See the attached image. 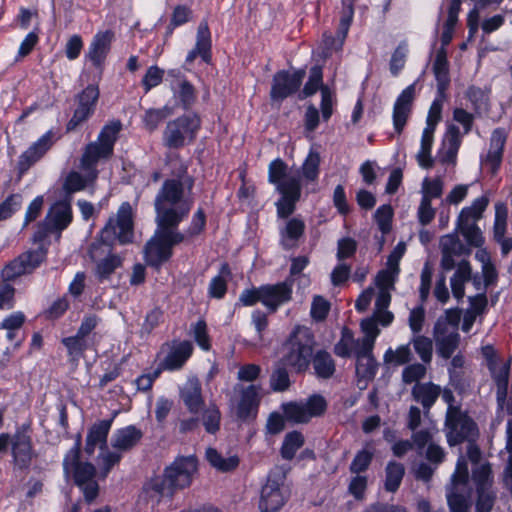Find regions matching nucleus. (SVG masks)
<instances>
[{"label": "nucleus", "instance_id": "1", "mask_svg": "<svg viewBox=\"0 0 512 512\" xmlns=\"http://www.w3.org/2000/svg\"><path fill=\"white\" fill-rule=\"evenodd\" d=\"M445 426L450 446L468 441L467 458L472 465L470 476L467 460L464 457L458 460L451 486L447 491L449 509L451 512H468L471 507L472 491L475 490V509L480 512V448L475 442L478 435L477 424L466 412L450 404L446 412Z\"/></svg>", "mask_w": 512, "mask_h": 512}, {"label": "nucleus", "instance_id": "2", "mask_svg": "<svg viewBox=\"0 0 512 512\" xmlns=\"http://www.w3.org/2000/svg\"><path fill=\"white\" fill-rule=\"evenodd\" d=\"M133 238V213L128 202L122 203L116 218H110L101 230L100 240L93 242L88 250L91 260L96 262L95 276L99 281L110 278L115 270L122 266L123 258L117 254H111V247L118 241L127 244Z\"/></svg>", "mask_w": 512, "mask_h": 512}, {"label": "nucleus", "instance_id": "3", "mask_svg": "<svg viewBox=\"0 0 512 512\" xmlns=\"http://www.w3.org/2000/svg\"><path fill=\"white\" fill-rule=\"evenodd\" d=\"M197 472L198 460L195 456L177 457L161 476L145 483L143 491L149 498L159 502L161 498L172 497L177 490L189 487Z\"/></svg>", "mask_w": 512, "mask_h": 512}, {"label": "nucleus", "instance_id": "4", "mask_svg": "<svg viewBox=\"0 0 512 512\" xmlns=\"http://www.w3.org/2000/svg\"><path fill=\"white\" fill-rule=\"evenodd\" d=\"M191 191L193 180L185 179L183 182L176 179L166 180L159 190L154 206L156 211V223L162 225H176L188 215L193 200L185 196L184 187Z\"/></svg>", "mask_w": 512, "mask_h": 512}, {"label": "nucleus", "instance_id": "5", "mask_svg": "<svg viewBox=\"0 0 512 512\" xmlns=\"http://www.w3.org/2000/svg\"><path fill=\"white\" fill-rule=\"evenodd\" d=\"M81 436L78 435L76 443L66 454L63 460V469L68 474L73 471L74 481L81 489L88 504L94 502L99 494V485L95 480L96 469L89 462H81L80 458Z\"/></svg>", "mask_w": 512, "mask_h": 512}, {"label": "nucleus", "instance_id": "6", "mask_svg": "<svg viewBox=\"0 0 512 512\" xmlns=\"http://www.w3.org/2000/svg\"><path fill=\"white\" fill-rule=\"evenodd\" d=\"M314 347V337L306 327H296L283 345L282 361L301 373L309 368Z\"/></svg>", "mask_w": 512, "mask_h": 512}, {"label": "nucleus", "instance_id": "7", "mask_svg": "<svg viewBox=\"0 0 512 512\" xmlns=\"http://www.w3.org/2000/svg\"><path fill=\"white\" fill-rule=\"evenodd\" d=\"M157 224L155 236L145 246V259L148 265L158 268L172 256L173 246L183 242L185 235L176 225Z\"/></svg>", "mask_w": 512, "mask_h": 512}, {"label": "nucleus", "instance_id": "8", "mask_svg": "<svg viewBox=\"0 0 512 512\" xmlns=\"http://www.w3.org/2000/svg\"><path fill=\"white\" fill-rule=\"evenodd\" d=\"M482 357L485 358L491 378L496 386V399L499 409L512 414V393H508V381L511 358L501 360L490 345L482 347Z\"/></svg>", "mask_w": 512, "mask_h": 512}, {"label": "nucleus", "instance_id": "9", "mask_svg": "<svg viewBox=\"0 0 512 512\" xmlns=\"http://www.w3.org/2000/svg\"><path fill=\"white\" fill-rule=\"evenodd\" d=\"M121 129L122 124L119 120L111 121L105 125L97 141L86 146L82 155V166L90 167L91 165H96L102 158H109L113 153L114 143Z\"/></svg>", "mask_w": 512, "mask_h": 512}, {"label": "nucleus", "instance_id": "10", "mask_svg": "<svg viewBox=\"0 0 512 512\" xmlns=\"http://www.w3.org/2000/svg\"><path fill=\"white\" fill-rule=\"evenodd\" d=\"M286 473L282 468H275L262 487L259 509L261 512H276L285 504L288 494L283 488Z\"/></svg>", "mask_w": 512, "mask_h": 512}, {"label": "nucleus", "instance_id": "11", "mask_svg": "<svg viewBox=\"0 0 512 512\" xmlns=\"http://www.w3.org/2000/svg\"><path fill=\"white\" fill-rule=\"evenodd\" d=\"M200 127V120L197 116H181L167 123L163 134V141L169 148H180L185 145L188 138L193 140L195 133Z\"/></svg>", "mask_w": 512, "mask_h": 512}, {"label": "nucleus", "instance_id": "12", "mask_svg": "<svg viewBox=\"0 0 512 512\" xmlns=\"http://www.w3.org/2000/svg\"><path fill=\"white\" fill-rule=\"evenodd\" d=\"M45 259L46 250L43 247L25 251L5 265L1 271V277L4 280H15L31 274Z\"/></svg>", "mask_w": 512, "mask_h": 512}, {"label": "nucleus", "instance_id": "13", "mask_svg": "<svg viewBox=\"0 0 512 512\" xmlns=\"http://www.w3.org/2000/svg\"><path fill=\"white\" fill-rule=\"evenodd\" d=\"M326 401L320 395H312L305 402L283 404L286 420L294 423H307L311 418L322 415L326 410Z\"/></svg>", "mask_w": 512, "mask_h": 512}, {"label": "nucleus", "instance_id": "14", "mask_svg": "<svg viewBox=\"0 0 512 512\" xmlns=\"http://www.w3.org/2000/svg\"><path fill=\"white\" fill-rule=\"evenodd\" d=\"M480 198L475 199L470 206L464 207L457 219V228L469 245H480Z\"/></svg>", "mask_w": 512, "mask_h": 512}, {"label": "nucleus", "instance_id": "15", "mask_svg": "<svg viewBox=\"0 0 512 512\" xmlns=\"http://www.w3.org/2000/svg\"><path fill=\"white\" fill-rule=\"evenodd\" d=\"M11 450L15 467L21 470L28 469L37 456L28 427L22 426L12 436Z\"/></svg>", "mask_w": 512, "mask_h": 512}, {"label": "nucleus", "instance_id": "16", "mask_svg": "<svg viewBox=\"0 0 512 512\" xmlns=\"http://www.w3.org/2000/svg\"><path fill=\"white\" fill-rule=\"evenodd\" d=\"M305 74V70L303 69L297 70L293 73L285 70L275 73L270 91L271 99L273 101L281 102L288 96L295 93L299 89Z\"/></svg>", "mask_w": 512, "mask_h": 512}, {"label": "nucleus", "instance_id": "17", "mask_svg": "<svg viewBox=\"0 0 512 512\" xmlns=\"http://www.w3.org/2000/svg\"><path fill=\"white\" fill-rule=\"evenodd\" d=\"M162 352L165 356L160 361L158 368L163 370L175 371L183 367L193 352V345L189 341L174 340L162 346Z\"/></svg>", "mask_w": 512, "mask_h": 512}, {"label": "nucleus", "instance_id": "18", "mask_svg": "<svg viewBox=\"0 0 512 512\" xmlns=\"http://www.w3.org/2000/svg\"><path fill=\"white\" fill-rule=\"evenodd\" d=\"M433 336L437 353L441 357L449 359L459 346L460 336L457 329L443 321H437Z\"/></svg>", "mask_w": 512, "mask_h": 512}, {"label": "nucleus", "instance_id": "19", "mask_svg": "<svg viewBox=\"0 0 512 512\" xmlns=\"http://www.w3.org/2000/svg\"><path fill=\"white\" fill-rule=\"evenodd\" d=\"M293 280L287 278L284 282L261 286V303L271 312L287 303L292 298Z\"/></svg>", "mask_w": 512, "mask_h": 512}, {"label": "nucleus", "instance_id": "20", "mask_svg": "<svg viewBox=\"0 0 512 512\" xmlns=\"http://www.w3.org/2000/svg\"><path fill=\"white\" fill-rule=\"evenodd\" d=\"M72 221V209L69 200L59 201L52 205L41 224L44 228L43 234L49 232H60Z\"/></svg>", "mask_w": 512, "mask_h": 512}, {"label": "nucleus", "instance_id": "21", "mask_svg": "<svg viewBox=\"0 0 512 512\" xmlns=\"http://www.w3.org/2000/svg\"><path fill=\"white\" fill-rule=\"evenodd\" d=\"M506 138L507 134L505 130L501 128L495 129L491 135L488 153L484 161V165L491 176H495L497 174L501 165Z\"/></svg>", "mask_w": 512, "mask_h": 512}, {"label": "nucleus", "instance_id": "22", "mask_svg": "<svg viewBox=\"0 0 512 512\" xmlns=\"http://www.w3.org/2000/svg\"><path fill=\"white\" fill-rule=\"evenodd\" d=\"M415 98V84L409 85L398 96L393 108V125L398 133H401L411 113Z\"/></svg>", "mask_w": 512, "mask_h": 512}, {"label": "nucleus", "instance_id": "23", "mask_svg": "<svg viewBox=\"0 0 512 512\" xmlns=\"http://www.w3.org/2000/svg\"><path fill=\"white\" fill-rule=\"evenodd\" d=\"M197 56L209 63L211 60V35L207 21H202L197 29L195 47L188 53L186 63L191 64Z\"/></svg>", "mask_w": 512, "mask_h": 512}, {"label": "nucleus", "instance_id": "24", "mask_svg": "<svg viewBox=\"0 0 512 512\" xmlns=\"http://www.w3.org/2000/svg\"><path fill=\"white\" fill-rule=\"evenodd\" d=\"M234 389L240 394V400L237 406V415L241 419H247L253 414L258 406L260 388L256 385H249L247 387L236 385Z\"/></svg>", "mask_w": 512, "mask_h": 512}, {"label": "nucleus", "instance_id": "25", "mask_svg": "<svg viewBox=\"0 0 512 512\" xmlns=\"http://www.w3.org/2000/svg\"><path fill=\"white\" fill-rule=\"evenodd\" d=\"M282 198L276 203L277 214L280 218H287L295 210V204L301 196V184L295 182L281 185L280 191Z\"/></svg>", "mask_w": 512, "mask_h": 512}, {"label": "nucleus", "instance_id": "26", "mask_svg": "<svg viewBox=\"0 0 512 512\" xmlns=\"http://www.w3.org/2000/svg\"><path fill=\"white\" fill-rule=\"evenodd\" d=\"M111 427V420H102L92 425L87 433L84 452L91 456L98 447L101 450L107 445V437Z\"/></svg>", "mask_w": 512, "mask_h": 512}, {"label": "nucleus", "instance_id": "27", "mask_svg": "<svg viewBox=\"0 0 512 512\" xmlns=\"http://www.w3.org/2000/svg\"><path fill=\"white\" fill-rule=\"evenodd\" d=\"M113 38L114 33L110 30L99 32L94 36L87 57L96 67L101 66L104 62Z\"/></svg>", "mask_w": 512, "mask_h": 512}, {"label": "nucleus", "instance_id": "28", "mask_svg": "<svg viewBox=\"0 0 512 512\" xmlns=\"http://www.w3.org/2000/svg\"><path fill=\"white\" fill-rule=\"evenodd\" d=\"M507 206L499 202L495 205V220H494V238L500 244L501 251L504 255L512 250V238H505L507 228Z\"/></svg>", "mask_w": 512, "mask_h": 512}, {"label": "nucleus", "instance_id": "29", "mask_svg": "<svg viewBox=\"0 0 512 512\" xmlns=\"http://www.w3.org/2000/svg\"><path fill=\"white\" fill-rule=\"evenodd\" d=\"M96 165L90 167H83L82 160L80 161V167L85 171V175L82 176L79 172L71 171L64 182L63 188L67 194H72L81 190H84L89 184L93 183L97 176L98 171L95 168Z\"/></svg>", "mask_w": 512, "mask_h": 512}, {"label": "nucleus", "instance_id": "30", "mask_svg": "<svg viewBox=\"0 0 512 512\" xmlns=\"http://www.w3.org/2000/svg\"><path fill=\"white\" fill-rule=\"evenodd\" d=\"M51 133L43 135L37 142L29 147L19 158V169L24 172L38 161L51 147Z\"/></svg>", "mask_w": 512, "mask_h": 512}, {"label": "nucleus", "instance_id": "31", "mask_svg": "<svg viewBox=\"0 0 512 512\" xmlns=\"http://www.w3.org/2000/svg\"><path fill=\"white\" fill-rule=\"evenodd\" d=\"M181 399L191 413H198L204 404L201 385L197 378H190L180 392Z\"/></svg>", "mask_w": 512, "mask_h": 512}, {"label": "nucleus", "instance_id": "32", "mask_svg": "<svg viewBox=\"0 0 512 512\" xmlns=\"http://www.w3.org/2000/svg\"><path fill=\"white\" fill-rule=\"evenodd\" d=\"M411 394L413 399L421 403L426 413H428L440 396L441 388L431 382L417 383L412 388Z\"/></svg>", "mask_w": 512, "mask_h": 512}, {"label": "nucleus", "instance_id": "33", "mask_svg": "<svg viewBox=\"0 0 512 512\" xmlns=\"http://www.w3.org/2000/svg\"><path fill=\"white\" fill-rule=\"evenodd\" d=\"M268 181L276 185L277 191H280L281 185H287V183L292 181L296 184H300L299 176L289 174L288 166L280 158L275 159L270 163L268 168Z\"/></svg>", "mask_w": 512, "mask_h": 512}, {"label": "nucleus", "instance_id": "34", "mask_svg": "<svg viewBox=\"0 0 512 512\" xmlns=\"http://www.w3.org/2000/svg\"><path fill=\"white\" fill-rule=\"evenodd\" d=\"M460 142L458 127L455 125L449 126L443 139V151L440 152V161L443 164H455Z\"/></svg>", "mask_w": 512, "mask_h": 512}, {"label": "nucleus", "instance_id": "35", "mask_svg": "<svg viewBox=\"0 0 512 512\" xmlns=\"http://www.w3.org/2000/svg\"><path fill=\"white\" fill-rule=\"evenodd\" d=\"M305 224L301 219L292 218L288 220L285 226L280 230L281 245L289 250L297 246L298 240L303 236Z\"/></svg>", "mask_w": 512, "mask_h": 512}, {"label": "nucleus", "instance_id": "36", "mask_svg": "<svg viewBox=\"0 0 512 512\" xmlns=\"http://www.w3.org/2000/svg\"><path fill=\"white\" fill-rule=\"evenodd\" d=\"M433 72L437 80V90L439 96L443 98L444 92L450 82L446 49L440 48L437 51L433 63Z\"/></svg>", "mask_w": 512, "mask_h": 512}, {"label": "nucleus", "instance_id": "37", "mask_svg": "<svg viewBox=\"0 0 512 512\" xmlns=\"http://www.w3.org/2000/svg\"><path fill=\"white\" fill-rule=\"evenodd\" d=\"M143 434L135 426L118 430L112 438V447L121 451L132 449L141 440Z\"/></svg>", "mask_w": 512, "mask_h": 512}, {"label": "nucleus", "instance_id": "38", "mask_svg": "<svg viewBox=\"0 0 512 512\" xmlns=\"http://www.w3.org/2000/svg\"><path fill=\"white\" fill-rule=\"evenodd\" d=\"M205 456L209 464L222 473L231 472L239 465L238 456L232 455L225 457L212 447L206 449Z\"/></svg>", "mask_w": 512, "mask_h": 512}, {"label": "nucleus", "instance_id": "39", "mask_svg": "<svg viewBox=\"0 0 512 512\" xmlns=\"http://www.w3.org/2000/svg\"><path fill=\"white\" fill-rule=\"evenodd\" d=\"M482 512H490L496 499V491L491 489L492 470L488 463H482Z\"/></svg>", "mask_w": 512, "mask_h": 512}, {"label": "nucleus", "instance_id": "40", "mask_svg": "<svg viewBox=\"0 0 512 512\" xmlns=\"http://www.w3.org/2000/svg\"><path fill=\"white\" fill-rule=\"evenodd\" d=\"M405 475V467L402 463L390 461L385 468L384 488L388 492H396Z\"/></svg>", "mask_w": 512, "mask_h": 512}, {"label": "nucleus", "instance_id": "41", "mask_svg": "<svg viewBox=\"0 0 512 512\" xmlns=\"http://www.w3.org/2000/svg\"><path fill=\"white\" fill-rule=\"evenodd\" d=\"M377 368L378 364L373 354L359 356L356 362V375L358 377V385L364 383L363 387H366L367 381L374 378Z\"/></svg>", "mask_w": 512, "mask_h": 512}, {"label": "nucleus", "instance_id": "42", "mask_svg": "<svg viewBox=\"0 0 512 512\" xmlns=\"http://www.w3.org/2000/svg\"><path fill=\"white\" fill-rule=\"evenodd\" d=\"M313 368L319 378L328 379L335 372V363L328 352L320 350L313 358Z\"/></svg>", "mask_w": 512, "mask_h": 512}, {"label": "nucleus", "instance_id": "43", "mask_svg": "<svg viewBox=\"0 0 512 512\" xmlns=\"http://www.w3.org/2000/svg\"><path fill=\"white\" fill-rule=\"evenodd\" d=\"M171 86L184 108H188L194 103L196 99L195 88L189 81L176 77Z\"/></svg>", "mask_w": 512, "mask_h": 512}, {"label": "nucleus", "instance_id": "44", "mask_svg": "<svg viewBox=\"0 0 512 512\" xmlns=\"http://www.w3.org/2000/svg\"><path fill=\"white\" fill-rule=\"evenodd\" d=\"M354 1L355 0H342L343 3V10H342V16L339 23L338 28V38H339V44L336 47V49H340L342 47V44L348 34L349 27L352 23L353 15H354Z\"/></svg>", "mask_w": 512, "mask_h": 512}, {"label": "nucleus", "instance_id": "45", "mask_svg": "<svg viewBox=\"0 0 512 512\" xmlns=\"http://www.w3.org/2000/svg\"><path fill=\"white\" fill-rule=\"evenodd\" d=\"M413 354L410 345H401L396 349L389 348L383 357L386 364L393 366H401L409 363L412 360Z\"/></svg>", "mask_w": 512, "mask_h": 512}, {"label": "nucleus", "instance_id": "46", "mask_svg": "<svg viewBox=\"0 0 512 512\" xmlns=\"http://www.w3.org/2000/svg\"><path fill=\"white\" fill-rule=\"evenodd\" d=\"M374 457V449L371 445H366L362 450L358 451L350 463L349 470L352 474H360L366 471Z\"/></svg>", "mask_w": 512, "mask_h": 512}, {"label": "nucleus", "instance_id": "47", "mask_svg": "<svg viewBox=\"0 0 512 512\" xmlns=\"http://www.w3.org/2000/svg\"><path fill=\"white\" fill-rule=\"evenodd\" d=\"M304 444V437L300 432L294 431L285 436L281 447V455L286 460H291L298 449Z\"/></svg>", "mask_w": 512, "mask_h": 512}, {"label": "nucleus", "instance_id": "48", "mask_svg": "<svg viewBox=\"0 0 512 512\" xmlns=\"http://www.w3.org/2000/svg\"><path fill=\"white\" fill-rule=\"evenodd\" d=\"M410 343L413 344L414 350L419 355L422 362L429 364L433 355L432 340L426 336L415 334Z\"/></svg>", "mask_w": 512, "mask_h": 512}, {"label": "nucleus", "instance_id": "49", "mask_svg": "<svg viewBox=\"0 0 512 512\" xmlns=\"http://www.w3.org/2000/svg\"><path fill=\"white\" fill-rule=\"evenodd\" d=\"M444 182L441 177L434 179L425 178L422 182V199L432 201L434 198H440L443 194Z\"/></svg>", "mask_w": 512, "mask_h": 512}, {"label": "nucleus", "instance_id": "50", "mask_svg": "<svg viewBox=\"0 0 512 512\" xmlns=\"http://www.w3.org/2000/svg\"><path fill=\"white\" fill-rule=\"evenodd\" d=\"M173 113L172 108L165 106L160 109H149L144 115V123L148 130L154 131L158 125Z\"/></svg>", "mask_w": 512, "mask_h": 512}, {"label": "nucleus", "instance_id": "51", "mask_svg": "<svg viewBox=\"0 0 512 512\" xmlns=\"http://www.w3.org/2000/svg\"><path fill=\"white\" fill-rule=\"evenodd\" d=\"M320 161L319 153L311 150L302 165V173L305 179L315 181L318 178Z\"/></svg>", "mask_w": 512, "mask_h": 512}, {"label": "nucleus", "instance_id": "52", "mask_svg": "<svg viewBox=\"0 0 512 512\" xmlns=\"http://www.w3.org/2000/svg\"><path fill=\"white\" fill-rule=\"evenodd\" d=\"M427 372V368L425 363H413L407 365L402 371V381L405 384L419 383L422 380Z\"/></svg>", "mask_w": 512, "mask_h": 512}, {"label": "nucleus", "instance_id": "53", "mask_svg": "<svg viewBox=\"0 0 512 512\" xmlns=\"http://www.w3.org/2000/svg\"><path fill=\"white\" fill-rule=\"evenodd\" d=\"M354 336L350 329L343 328L340 340L334 346V353L339 357H350L352 355V347Z\"/></svg>", "mask_w": 512, "mask_h": 512}, {"label": "nucleus", "instance_id": "54", "mask_svg": "<svg viewBox=\"0 0 512 512\" xmlns=\"http://www.w3.org/2000/svg\"><path fill=\"white\" fill-rule=\"evenodd\" d=\"M399 267L387 266L381 270L376 276V284L381 291H388L394 287L396 277L399 273Z\"/></svg>", "mask_w": 512, "mask_h": 512}, {"label": "nucleus", "instance_id": "55", "mask_svg": "<svg viewBox=\"0 0 512 512\" xmlns=\"http://www.w3.org/2000/svg\"><path fill=\"white\" fill-rule=\"evenodd\" d=\"M270 386L274 391L283 392L290 387V379L288 371L285 367L277 366L271 377Z\"/></svg>", "mask_w": 512, "mask_h": 512}, {"label": "nucleus", "instance_id": "56", "mask_svg": "<svg viewBox=\"0 0 512 512\" xmlns=\"http://www.w3.org/2000/svg\"><path fill=\"white\" fill-rule=\"evenodd\" d=\"M23 199L20 194L10 195L5 201L0 204V221L6 220L11 217L17 210L20 209Z\"/></svg>", "mask_w": 512, "mask_h": 512}, {"label": "nucleus", "instance_id": "57", "mask_svg": "<svg viewBox=\"0 0 512 512\" xmlns=\"http://www.w3.org/2000/svg\"><path fill=\"white\" fill-rule=\"evenodd\" d=\"M220 411L215 405H210L203 414V425L208 433H215L220 427Z\"/></svg>", "mask_w": 512, "mask_h": 512}, {"label": "nucleus", "instance_id": "58", "mask_svg": "<svg viewBox=\"0 0 512 512\" xmlns=\"http://www.w3.org/2000/svg\"><path fill=\"white\" fill-rule=\"evenodd\" d=\"M412 432L411 441L414 449H416L419 454H422L425 447H428L430 443H434L433 433L430 429H420Z\"/></svg>", "mask_w": 512, "mask_h": 512}, {"label": "nucleus", "instance_id": "59", "mask_svg": "<svg viewBox=\"0 0 512 512\" xmlns=\"http://www.w3.org/2000/svg\"><path fill=\"white\" fill-rule=\"evenodd\" d=\"M367 477L361 474H355L348 485V492L356 499L363 500L367 489Z\"/></svg>", "mask_w": 512, "mask_h": 512}, {"label": "nucleus", "instance_id": "60", "mask_svg": "<svg viewBox=\"0 0 512 512\" xmlns=\"http://www.w3.org/2000/svg\"><path fill=\"white\" fill-rule=\"evenodd\" d=\"M498 273L495 265L491 262L490 256L482 250V282L490 286L497 281Z\"/></svg>", "mask_w": 512, "mask_h": 512}, {"label": "nucleus", "instance_id": "61", "mask_svg": "<svg viewBox=\"0 0 512 512\" xmlns=\"http://www.w3.org/2000/svg\"><path fill=\"white\" fill-rule=\"evenodd\" d=\"M392 216L393 210L390 205H382L376 210L374 218L382 233L385 234L390 231Z\"/></svg>", "mask_w": 512, "mask_h": 512}, {"label": "nucleus", "instance_id": "62", "mask_svg": "<svg viewBox=\"0 0 512 512\" xmlns=\"http://www.w3.org/2000/svg\"><path fill=\"white\" fill-rule=\"evenodd\" d=\"M63 344L68 350V353L73 358H78L86 349V340L76 333V335L63 339Z\"/></svg>", "mask_w": 512, "mask_h": 512}, {"label": "nucleus", "instance_id": "63", "mask_svg": "<svg viewBox=\"0 0 512 512\" xmlns=\"http://www.w3.org/2000/svg\"><path fill=\"white\" fill-rule=\"evenodd\" d=\"M193 337L203 350L210 349V339L207 333V325L204 320H198L191 326Z\"/></svg>", "mask_w": 512, "mask_h": 512}, {"label": "nucleus", "instance_id": "64", "mask_svg": "<svg viewBox=\"0 0 512 512\" xmlns=\"http://www.w3.org/2000/svg\"><path fill=\"white\" fill-rule=\"evenodd\" d=\"M441 252L446 254L460 255L464 250L463 244L454 234H448L440 240Z\"/></svg>", "mask_w": 512, "mask_h": 512}]
</instances>
